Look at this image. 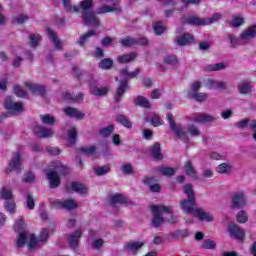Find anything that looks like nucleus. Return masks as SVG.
Wrapping results in <instances>:
<instances>
[{
	"mask_svg": "<svg viewBox=\"0 0 256 256\" xmlns=\"http://www.w3.org/2000/svg\"><path fill=\"white\" fill-rule=\"evenodd\" d=\"M228 231L230 233V237L236 239L237 241H243V239H245V230L241 229V227L234 222H231L228 225Z\"/></svg>",
	"mask_w": 256,
	"mask_h": 256,
	"instance_id": "9d476101",
	"label": "nucleus"
},
{
	"mask_svg": "<svg viewBox=\"0 0 256 256\" xmlns=\"http://www.w3.org/2000/svg\"><path fill=\"white\" fill-rule=\"evenodd\" d=\"M199 89H201V82H194L192 83L190 90L188 91V96L193 97L197 93H199Z\"/></svg>",
	"mask_w": 256,
	"mask_h": 256,
	"instance_id": "a18cd8bd",
	"label": "nucleus"
},
{
	"mask_svg": "<svg viewBox=\"0 0 256 256\" xmlns=\"http://www.w3.org/2000/svg\"><path fill=\"white\" fill-rule=\"evenodd\" d=\"M218 173H229L231 171V166L227 163H222L217 167Z\"/></svg>",
	"mask_w": 256,
	"mask_h": 256,
	"instance_id": "338daca9",
	"label": "nucleus"
},
{
	"mask_svg": "<svg viewBox=\"0 0 256 256\" xmlns=\"http://www.w3.org/2000/svg\"><path fill=\"white\" fill-rule=\"evenodd\" d=\"M40 120H41V123H43V125H50V126L55 125V121H57L55 119V116L51 114H41Z\"/></svg>",
	"mask_w": 256,
	"mask_h": 256,
	"instance_id": "7c9ffc66",
	"label": "nucleus"
},
{
	"mask_svg": "<svg viewBox=\"0 0 256 256\" xmlns=\"http://www.w3.org/2000/svg\"><path fill=\"white\" fill-rule=\"evenodd\" d=\"M127 89H129V84L127 83V80H121L116 91V94L114 95V101L116 103H119V101H121V98L123 97Z\"/></svg>",
	"mask_w": 256,
	"mask_h": 256,
	"instance_id": "aec40b11",
	"label": "nucleus"
},
{
	"mask_svg": "<svg viewBox=\"0 0 256 256\" xmlns=\"http://www.w3.org/2000/svg\"><path fill=\"white\" fill-rule=\"evenodd\" d=\"M184 171L188 177H191V179H197V170H195L191 161L185 163Z\"/></svg>",
	"mask_w": 256,
	"mask_h": 256,
	"instance_id": "bb28decb",
	"label": "nucleus"
},
{
	"mask_svg": "<svg viewBox=\"0 0 256 256\" xmlns=\"http://www.w3.org/2000/svg\"><path fill=\"white\" fill-rule=\"evenodd\" d=\"M82 235H83L82 229H77L75 232L70 234L68 241L71 249H77V247H79V240L81 239Z\"/></svg>",
	"mask_w": 256,
	"mask_h": 256,
	"instance_id": "f3484780",
	"label": "nucleus"
},
{
	"mask_svg": "<svg viewBox=\"0 0 256 256\" xmlns=\"http://www.w3.org/2000/svg\"><path fill=\"white\" fill-rule=\"evenodd\" d=\"M145 245L143 242H130L125 246L126 251H139Z\"/></svg>",
	"mask_w": 256,
	"mask_h": 256,
	"instance_id": "58836bf2",
	"label": "nucleus"
},
{
	"mask_svg": "<svg viewBox=\"0 0 256 256\" xmlns=\"http://www.w3.org/2000/svg\"><path fill=\"white\" fill-rule=\"evenodd\" d=\"M143 183L144 185H150V191H152L153 193H159V191H161V187L159 186V184L151 185V183H153V178L146 177L144 178Z\"/></svg>",
	"mask_w": 256,
	"mask_h": 256,
	"instance_id": "4c0bfd02",
	"label": "nucleus"
},
{
	"mask_svg": "<svg viewBox=\"0 0 256 256\" xmlns=\"http://www.w3.org/2000/svg\"><path fill=\"white\" fill-rule=\"evenodd\" d=\"M137 54L135 52H132L130 54H124L122 56H118V62L119 63H131L134 59H136Z\"/></svg>",
	"mask_w": 256,
	"mask_h": 256,
	"instance_id": "c9c22d12",
	"label": "nucleus"
},
{
	"mask_svg": "<svg viewBox=\"0 0 256 256\" xmlns=\"http://www.w3.org/2000/svg\"><path fill=\"white\" fill-rule=\"evenodd\" d=\"M29 38L31 47H37V45H39V42L41 41V35L39 34H31Z\"/></svg>",
	"mask_w": 256,
	"mask_h": 256,
	"instance_id": "bf43d9fd",
	"label": "nucleus"
},
{
	"mask_svg": "<svg viewBox=\"0 0 256 256\" xmlns=\"http://www.w3.org/2000/svg\"><path fill=\"white\" fill-rule=\"evenodd\" d=\"M256 37V24L249 26L241 33V41L244 45H247L251 39Z\"/></svg>",
	"mask_w": 256,
	"mask_h": 256,
	"instance_id": "4468645a",
	"label": "nucleus"
},
{
	"mask_svg": "<svg viewBox=\"0 0 256 256\" xmlns=\"http://www.w3.org/2000/svg\"><path fill=\"white\" fill-rule=\"evenodd\" d=\"M4 207L8 213H15V201L13 200H7L4 204Z\"/></svg>",
	"mask_w": 256,
	"mask_h": 256,
	"instance_id": "e2e57ef3",
	"label": "nucleus"
},
{
	"mask_svg": "<svg viewBox=\"0 0 256 256\" xmlns=\"http://www.w3.org/2000/svg\"><path fill=\"white\" fill-rule=\"evenodd\" d=\"M139 73V69H136L134 72H129V68H123L121 70V75L122 77H125V79H135V77H137Z\"/></svg>",
	"mask_w": 256,
	"mask_h": 256,
	"instance_id": "e433bc0d",
	"label": "nucleus"
},
{
	"mask_svg": "<svg viewBox=\"0 0 256 256\" xmlns=\"http://www.w3.org/2000/svg\"><path fill=\"white\" fill-rule=\"evenodd\" d=\"M25 86L34 95H40V97H43V95H45V86H42V85H39V84H33L31 82H26Z\"/></svg>",
	"mask_w": 256,
	"mask_h": 256,
	"instance_id": "412c9836",
	"label": "nucleus"
},
{
	"mask_svg": "<svg viewBox=\"0 0 256 256\" xmlns=\"http://www.w3.org/2000/svg\"><path fill=\"white\" fill-rule=\"evenodd\" d=\"M181 31H183V27L176 28L177 36L174 39L175 43L179 45V47H185L195 42V37L192 34L190 33L181 34Z\"/></svg>",
	"mask_w": 256,
	"mask_h": 256,
	"instance_id": "39448f33",
	"label": "nucleus"
},
{
	"mask_svg": "<svg viewBox=\"0 0 256 256\" xmlns=\"http://www.w3.org/2000/svg\"><path fill=\"white\" fill-rule=\"evenodd\" d=\"M150 153L154 159H163V154H161V144L158 142L154 143L151 147Z\"/></svg>",
	"mask_w": 256,
	"mask_h": 256,
	"instance_id": "c756f323",
	"label": "nucleus"
},
{
	"mask_svg": "<svg viewBox=\"0 0 256 256\" xmlns=\"http://www.w3.org/2000/svg\"><path fill=\"white\" fill-rule=\"evenodd\" d=\"M110 171H111V166H109V165L100 166V167L95 169V173L99 177H101L102 175H107V173H109Z\"/></svg>",
	"mask_w": 256,
	"mask_h": 256,
	"instance_id": "603ef678",
	"label": "nucleus"
},
{
	"mask_svg": "<svg viewBox=\"0 0 256 256\" xmlns=\"http://www.w3.org/2000/svg\"><path fill=\"white\" fill-rule=\"evenodd\" d=\"M191 121L194 123H213L215 116L209 114H194L191 117Z\"/></svg>",
	"mask_w": 256,
	"mask_h": 256,
	"instance_id": "6ab92c4d",
	"label": "nucleus"
},
{
	"mask_svg": "<svg viewBox=\"0 0 256 256\" xmlns=\"http://www.w3.org/2000/svg\"><path fill=\"white\" fill-rule=\"evenodd\" d=\"M243 23H245V18H243V16H233L230 25L233 29H236V27H241Z\"/></svg>",
	"mask_w": 256,
	"mask_h": 256,
	"instance_id": "a19ab883",
	"label": "nucleus"
},
{
	"mask_svg": "<svg viewBox=\"0 0 256 256\" xmlns=\"http://www.w3.org/2000/svg\"><path fill=\"white\" fill-rule=\"evenodd\" d=\"M153 227H159L162 223H177V217L173 215V207L171 206H152Z\"/></svg>",
	"mask_w": 256,
	"mask_h": 256,
	"instance_id": "f03ea898",
	"label": "nucleus"
},
{
	"mask_svg": "<svg viewBox=\"0 0 256 256\" xmlns=\"http://www.w3.org/2000/svg\"><path fill=\"white\" fill-rule=\"evenodd\" d=\"M116 121L117 123H120L121 125H123V127H126V129H131V127H133V125L131 124V121H129V118L123 114H118L116 116Z\"/></svg>",
	"mask_w": 256,
	"mask_h": 256,
	"instance_id": "2f4dec72",
	"label": "nucleus"
},
{
	"mask_svg": "<svg viewBox=\"0 0 256 256\" xmlns=\"http://www.w3.org/2000/svg\"><path fill=\"white\" fill-rule=\"evenodd\" d=\"M62 97L65 101H69L70 103H79V101H83V94L79 93L77 96H73V94L69 92L62 93Z\"/></svg>",
	"mask_w": 256,
	"mask_h": 256,
	"instance_id": "a878e982",
	"label": "nucleus"
},
{
	"mask_svg": "<svg viewBox=\"0 0 256 256\" xmlns=\"http://www.w3.org/2000/svg\"><path fill=\"white\" fill-rule=\"evenodd\" d=\"M134 104L138 107H143L144 109H151V102H149V100L143 96H137L134 99Z\"/></svg>",
	"mask_w": 256,
	"mask_h": 256,
	"instance_id": "cd10ccee",
	"label": "nucleus"
},
{
	"mask_svg": "<svg viewBox=\"0 0 256 256\" xmlns=\"http://www.w3.org/2000/svg\"><path fill=\"white\" fill-rule=\"evenodd\" d=\"M159 173L165 177H173L175 175V168L161 166L158 168Z\"/></svg>",
	"mask_w": 256,
	"mask_h": 256,
	"instance_id": "ea45409f",
	"label": "nucleus"
},
{
	"mask_svg": "<svg viewBox=\"0 0 256 256\" xmlns=\"http://www.w3.org/2000/svg\"><path fill=\"white\" fill-rule=\"evenodd\" d=\"M27 225L25 224V220L19 219L16 221L14 225V229L16 233H19L17 242H16V247H25V243H27V238L29 237L27 234V231H25V228Z\"/></svg>",
	"mask_w": 256,
	"mask_h": 256,
	"instance_id": "20e7f679",
	"label": "nucleus"
},
{
	"mask_svg": "<svg viewBox=\"0 0 256 256\" xmlns=\"http://www.w3.org/2000/svg\"><path fill=\"white\" fill-rule=\"evenodd\" d=\"M222 15L220 13H215L210 18H204L205 25H213V23H217V21H220Z\"/></svg>",
	"mask_w": 256,
	"mask_h": 256,
	"instance_id": "3c124183",
	"label": "nucleus"
},
{
	"mask_svg": "<svg viewBox=\"0 0 256 256\" xmlns=\"http://www.w3.org/2000/svg\"><path fill=\"white\" fill-rule=\"evenodd\" d=\"M8 169L9 171H16V173H21L23 166L21 164V154H19V152L14 153Z\"/></svg>",
	"mask_w": 256,
	"mask_h": 256,
	"instance_id": "2eb2a0df",
	"label": "nucleus"
},
{
	"mask_svg": "<svg viewBox=\"0 0 256 256\" xmlns=\"http://www.w3.org/2000/svg\"><path fill=\"white\" fill-rule=\"evenodd\" d=\"M47 179L50 182L51 189H56V187L61 185V179L59 178V174H57V172H49L47 174Z\"/></svg>",
	"mask_w": 256,
	"mask_h": 256,
	"instance_id": "5701e85b",
	"label": "nucleus"
},
{
	"mask_svg": "<svg viewBox=\"0 0 256 256\" xmlns=\"http://www.w3.org/2000/svg\"><path fill=\"white\" fill-rule=\"evenodd\" d=\"M228 38L230 39L231 47L235 49V47H239V45H245L243 41H241V35L240 38L235 37L233 34H229Z\"/></svg>",
	"mask_w": 256,
	"mask_h": 256,
	"instance_id": "c03bdc74",
	"label": "nucleus"
},
{
	"mask_svg": "<svg viewBox=\"0 0 256 256\" xmlns=\"http://www.w3.org/2000/svg\"><path fill=\"white\" fill-rule=\"evenodd\" d=\"M184 193L187 195V199H183L180 202V207L184 210L185 213H190L193 215V211H195V192L193 191V185L186 184L184 186Z\"/></svg>",
	"mask_w": 256,
	"mask_h": 256,
	"instance_id": "7ed1b4c3",
	"label": "nucleus"
},
{
	"mask_svg": "<svg viewBox=\"0 0 256 256\" xmlns=\"http://www.w3.org/2000/svg\"><path fill=\"white\" fill-rule=\"evenodd\" d=\"M193 216L197 217L199 221H206L207 223H211L215 219L211 212H207L203 208H195V211H193Z\"/></svg>",
	"mask_w": 256,
	"mask_h": 256,
	"instance_id": "ddd939ff",
	"label": "nucleus"
},
{
	"mask_svg": "<svg viewBox=\"0 0 256 256\" xmlns=\"http://www.w3.org/2000/svg\"><path fill=\"white\" fill-rule=\"evenodd\" d=\"M39 240L35 237V235L31 234L29 236V242H28V249L31 251V249H37V245L39 244Z\"/></svg>",
	"mask_w": 256,
	"mask_h": 256,
	"instance_id": "4d7b16f0",
	"label": "nucleus"
},
{
	"mask_svg": "<svg viewBox=\"0 0 256 256\" xmlns=\"http://www.w3.org/2000/svg\"><path fill=\"white\" fill-rule=\"evenodd\" d=\"M95 35H97L95 30H89L86 34L80 37V39L78 40V44L80 45V47H83V45H85V43L89 41L90 37H95Z\"/></svg>",
	"mask_w": 256,
	"mask_h": 256,
	"instance_id": "72a5a7b5",
	"label": "nucleus"
},
{
	"mask_svg": "<svg viewBox=\"0 0 256 256\" xmlns=\"http://www.w3.org/2000/svg\"><path fill=\"white\" fill-rule=\"evenodd\" d=\"M89 90L91 95H95V97H105V95L109 93V88L107 87L99 88L97 87V85H95V82H91L89 84Z\"/></svg>",
	"mask_w": 256,
	"mask_h": 256,
	"instance_id": "a211bd4d",
	"label": "nucleus"
},
{
	"mask_svg": "<svg viewBox=\"0 0 256 256\" xmlns=\"http://www.w3.org/2000/svg\"><path fill=\"white\" fill-rule=\"evenodd\" d=\"M5 107L12 115H19V113H23V104L14 102L11 96L6 98Z\"/></svg>",
	"mask_w": 256,
	"mask_h": 256,
	"instance_id": "6e6552de",
	"label": "nucleus"
},
{
	"mask_svg": "<svg viewBox=\"0 0 256 256\" xmlns=\"http://www.w3.org/2000/svg\"><path fill=\"white\" fill-rule=\"evenodd\" d=\"M153 29L156 35H163L165 32V26H163V23L161 22H155L153 24Z\"/></svg>",
	"mask_w": 256,
	"mask_h": 256,
	"instance_id": "6e6d98bb",
	"label": "nucleus"
},
{
	"mask_svg": "<svg viewBox=\"0 0 256 256\" xmlns=\"http://www.w3.org/2000/svg\"><path fill=\"white\" fill-rule=\"evenodd\" d=\"M23 197L25 199V205L30 210L33 211L35 209V199L33 198V194L29 192H24Z\"/></svg>",
	"mask_w": 256,
	"mask_h": 256,
	"instance_id": "c85d7f7f",
	"label": "nucleus"
},
{
	"mask_svg": "<svg viewBox=\"0 0 256 256\" xmlns=\"http://www.w3.org/2000/svg\"><path fill=\"white\" fill-rule=\"evenodd\" d=\"M177 61V56L175 55H168L164 58L166 65H177Z\"/></svg>",
	"mask_w": 256,
	"mask_h": 256,
	"instance_id": "69168bd1",
	"label": "nucleus"
},
{
	"mask_svg": "<svg viewBox=\"0 0 256 256\" xmlns=\"http://www.w3.org/2000/svg\"><path fill=\"white\" fill-rule=\"evenodd\" d=\"M119 43L122 47H133L134 45H148L149 40L147 38H133V37H126L125 39L119 40Z\"/></svg>",
	"mask_w": 256,
	"mask_h": 256,
	"instance_id": "1a4fd4ad",
	"label": "nucleus"
},
{
	"mask_svg": "<svg viewBox=\"0 0 256 256\" xmlns=\"http://www.w3.org/2000/svg\"><path fill=\"white\" fill-rule=\"evenodd\" d=\"M110 203L113 207L114 205H117V203L125 204L127 203V198L122 194H115L110 198Z\"/></svg>",
	"mask_w": 256,
	"mask_h": 256,
	"instance_id": "f704fd0d",
	"label": "nucleus"
},
{
	"mask_svg": "<svg viewBox=\"0 0 256 256\" xmlns=\"http://www.w3.org/2000/svg\"><path fill=\"white\" fill-rule=\"evenodd\" d=\"M99 67L100 69H111V67H113V60L111 58H104L99 63Z\"/></svg>",
	"mask_w": 256,
	"mask_h": 256,
	"instance_id": "8fccbe9b",
	"label": "nucleus"
},
{
	"mask_svg": "<svg viewBox=\"0 0 256 256\" xmlns=\"http://www.w3.org/2000/svg\"><path fill=\"white\" fill-rule=\"evenodd\" d=\"M113 131H115V127L113 125H109L100 130V135L102 137H109Z\"/></svg>",
	"mask_w": 256,
	"mask_h": 256,
	"instance_id": "5fc2aeb1",
	"label": "nucleus"
},
{
	"mask_svg": "<svg viewBox=\"0 0 256 256\" xmlns=\"http://www.w3.org/2000/svg\"><path fill=\"white\" fill-rule=\"evenodd\" d=\"M209 97L206 93H196L190 99H194L195 101H198L199 103H203V101H206V99Z\"/></svg>",
	"mask_w": 256,
	"mask_h": 256,
	"instance_id": "680f3d73",
	"label": "nucleus"
},
{
	"mask_svg": "<svg viewBox=\"0 0 256 256\" xmlns=\"http://www.w3.org/2000/svg\"><path fill=\"white\" fill-rule=\"evenodd\" d=\"M226 67L225 63L209 64L206 66V71H223Z\"/></svg>",
	"mask_w": 256,
	"mask_h": 256,
	"instance_id": "79ce46f5",
	"label": "nucleus"
},
{
	"mask_svg": "<svg viewBox=\"0 0 256 256\" xmlns=\"http://www.w3.org/2000/svg\"><path fill=\"white\" fill-rule=\"evenodd\" d=\"M64 11H68L69 13H79V7L73 6L71 4V0H62Z\"/></svg>",
	"mask_w": 256,
	"mask_h": 256,
	"instance_id": "473e14b6",
	"label": "nucleus"
},
{
	"mask_svg": "<svg viewBox=\"0 0 256 256\" xmlns=\"http://www.w3.org/2000/svg\"><path fill=\"white\" fill-rule=\"evenodd\" d=\"M51 205L53 209H65L66 211H73V209H77L78 204L73 199L66 200H52Z\"/></svg>",
	"mask_w": 256,
	"mask_h": 256,
	"instance_id": "423d86ee",
	"label": "nucleus"
},
{
	"mask_svg": "<svg viewBox=\"0 0 256 256\" xmlns=\"http://www.w3.org/2000/svg\"><path fill=\"white\" fill-rule=\"evenodd\" d=\"M216 244L215 241L211 239H207L202 244V249H215Z\"/></svg>",
	"mask_w": 256,
	"mask_h": 256,
	"instance_id": "774afa93",
	"label": "nucleus"
},
{
	"mask_svg": "<svg viewBox=\"0 0 256 256\" xmlns=\"http://www.w3.org/2000/svg\"><path fill=\"white\" fill-rule=\"evenodd\" d=\"M71 190L75 191V193H79V195H87L88 189L87 186L79 183V182H72L70 184Z\"/></svg>",
	"mask_w": 256,
	"mask_h": 256,
	"instance_id": "393cba45",
	"label": "nucleus"
},
{
	"mask_svg": "<svg viewBox=\"0 0 256 256\" xmlns=\"http://www.w3.org/2000/svg\"><path fill=\"white\" fill-rule=\"evenodd\" d=\"M245 205H247V196H245V192H236L232 197L233 209H243Z\"/></svg>",
	"mask_w": 256,
	"mask_h": 256,
	"instance_id": "9b49d317",
	"label": "nucleus"
},
{
	"mask_svg": "<svg viewBox=\"0 0 256 256\" xmlns=\"http://www.w3.org/2000/svg\"><path fill=\"white\" fill-rule=\"evenodd\" d=\"M54 169H55V171H58V173H60V175H68V173H69V169L66 166H64L63 164H61L60 162L55 163Z\"/></svg>",
	"mask_w": 256,
	"mask_h": 256,
	"instance_id": "de8ad7c7",
	"label": "nucleus"
},
{
	"mask_svg": "<svg viewBox=\"0 0 256 256\" xmlns=\"http://www.w3.org/2000/svg\"><path fill=\"white\" fill-rule=\"evenodd\" d=\"M63 112L65 113V115H67V117H70L71 119H78V120L85 119V113L81 112L77 108L66 107L64 108Z\"/></svg>",
	"mask_w": 256,
	"mask_h": 256,
	"instance_id": "dca6fc26",
	"label": "nucleus"
},
{
	"mask_svg": "<svg viewBox=\"0 0 256 256\" xmlns=\"http://www.w3.org/2000/svg\"><path fill=\"white\" fill-rule=\"evenodd\" d=\"M68 141L70 145H75L77 141V129L76 128H71L68 131Z\"/></svg>",
	"mask_w": 256,
	"mask_h": 256,
	"instance_id": "49530a36",
	"label": "nucleus"
},
{
	"mask_svg": "<svg viewBox=\"0 0 256 256\" xmlns=\"http://www.w3.org/2000/svg\"><path fill=\"white\" fill-rule=\"evenodd\" d=\"M249 217L247 216V213L245 211H239L236 215V221L237 223H247Z\"/></svg>",
	"mask_w": 256,
	"mask_h": 256,
	"instance_id": "052dcab7",
	"label": "nucleus"
},
{
	"mask_svg": "<svg viewBox=\"0 0 256 256\" xmlns=\"http://www.w3.org/2000/svg\"><path fill=\"white\" fill-rule=\"evenodd\" d=\"M107 3L100 7L96 12L91 10L93 7V0H82L80 2V8L82 9V19L84 25H89L90 27H99V18L95 15H103L105 13H121V7H119V0H107Z\"/></svg>",
	"mask_w": 256,
	"mask_h": 256,
	"instance_id": "f257e3e1",
	"label": "nucleus"
},
{
	"mask_svg": "<svg viewBox=\"0 0 256 256\" xmlns=\"http://www.w3.org/2000/svg\"><path fill=\"white\" fill-rule=\"evenodd\" d=\"M171 237H174V239H185V237H189V230H177L171 234Z\"/></svg>",
	"mask_w": 256,
	"mask_h": 256,
	"instance_id": "37998d69",
	"label": "nucleus"
},
{
	"mask_svg": "<svg viewBox=\"0 0 256 256\" xmlns=\"http://www.w3.org/2000/svg\"><path fill=\"white\" fill-rule=\"evenodd\" d=\"M34 132L37 137H51L53 135V130L51 128L43 126H36Z\"/></svg>",
	"mask_w": 256,
	"mask_h": 256,
	"instance_id": "b1692460",
	"label": "nucleus"
},
{
	"mask_svg": "<svg viewBox=\"0 0 256 256\" xmlns=\"http://www.w3.org/2000/svg\"><path fill=\"white\" fill-rule=\"evenodd\" d=\"M47 35L49 37V40L52 41V43L54 44L55 49H58V50L63 49V42H61V40H59L55 31L48 28Z\"/></svg>",
	"mask_w": 256,
	"mask_h": 256,
	"instance_id": "4be33fe9",
	"label": "nucleus"
},
{
	"mask_svg": "<svg viewBox=\"0 0 256 256\" xmlns=\"http://www.w3.org/2000/svg\"><path fill=\"white\" fill-rule=\"evenodd\" d=\"M239 92L242 93L243 95H247V93H251V84L249 82H243L238 86Z\"/></svg>",
	"mask_w": 256,
	"mask_h": 256,
	"instance_id": "09e8293b",
	"label": "nucleus"
},
{
	"mask_svg": "<svg viewBox=\"0 0 256 256\" xmlns=\"http://www.w3.org/2000/svg\"><path fill=\"white\" fill-rule=\"evenodd\" d=\"M29 17L25 14H20L17 17L13 18V23H17L18 25H22V23H25V21H28Z\"/></svg>",
	"mask_w": 256,
	"mask_h": 256,
	"instance_id": "0e129e2a",
	"label": "nucleus"
},
{
	"mask_svg": "<svg viewBox=\"0 0 256 256\" xmlns=\"http://www.w3.org/2000/svg\"><path fill=\"white\" fill-rule=\"evenodd\" d=\"M187 131L192 137H199V135H201V131H199V128H197V126L193 124L187 127Z\"/></svg>",
	"mask_w": 256,
	"mask_h": 256,
	"instance_id": "13d9d810",
	"label": "nucleus"
},
{
	"mask_svg": "<svg viewBox=\"0 0 256 256\" xmlns=\"http://www.w3.org/2000/svg\"><path fill=\"white\" fill-rule=\"evenodd\" d=\"M167 119L169 121L170 129L171 131H173L176 137L178 139H182V141H187V139H189L187 132L183 128L177 126V124L175 123V119H173V114L168 113Z\"/></svg>",
	"mask_w": 256,
	"mask_h": 256,
	"instance_id": "0eeeda50",
	"label": "nucleus"
},
{
	"mask_svg": "<svg viewBox=\"0 0 256 256\" xmlns=\"http://www.w3.org/2000/svg\"><path fill=\"white\" fill-rule=\"evenodd\" d=\"M182 25H192L194 27H203L205 26V18H199V16H189L187 19L182 17L180 19Z\"/></svg>",
	"mask_w": 256,
	"mask_h": 256,
	"instance_id": "f8f14e48",
	"label": "nucleus"
},
{
	"mask_svg": "<svg viewBox=\"0 0 256 256\" xmlns=\"http://www.w3.org/2000/svg\"><path fill=\"white\" fill-rule=\"evenodd\" d=\"M0 197L1 199H5L6 201H9V199L13 197V192H11V189L4 187L0 191Z\"/></svg>",
	"mask_w": 256,
	"mask_h": 256,
	"instance_id": "864d4df0",
	"label": "nucleus"
}]
</instances>
